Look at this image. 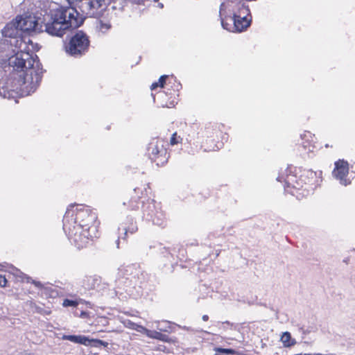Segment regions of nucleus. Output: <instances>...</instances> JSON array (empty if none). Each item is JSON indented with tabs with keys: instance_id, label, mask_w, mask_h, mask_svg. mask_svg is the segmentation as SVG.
I'll return each instance as SVG.
<instances>
[{
	"instance_id": "obj_28",
	"label": "nucleus",
	"mask_w": 355,
	"mask_h": 355,
	"mask_svg": "<svg viewBox=\"0 0 355 355\" xmlns=\"http://www.w3.org/2000/svg\"><path fill=\"white\" fill-rule=\"evenodd\" d=\"M157 87H159V85L158 84V83H154L152 84L150 89H151V90H153L155 88H157Z\"/></svg>"
},
{
	"instance_id": "obj_31",
	"label": "nucleus",
	"mask_w": 355,
	"mask_h": 355,
	"mask_svg": "<svg viewBox=\"0 0 355 355\" xmlns=\"http://www.w3.org/2000/svg\"><path fill=\"white\" fill-rule=\"evenodd\" d=\"M224 6V4L222 3L220 5V17L222 16V9H223V7Z\"/></svg>"
},
{
	"instance_id": "obj_38",
	"label": "nucleus",
	"mask_w": 355,
	"mask_h": 355,
	"mask_svg": "<svg viewBox=\"0 0 355 355\" xmlns=\"http://www.w3.org/2000/svg\"><path fill=\"white\" fill-rule=\"evenodd\" d=\"M304 355H313V354H304Z\"/></svg>"
},
{
	"instance_id": "obj_11",
	"label": "nucleus",
	"mask_w": 355,
	"mask_h": 355,
	"mask_svg": "<svg viewBox=\"0 0 355 355\" xmlns=\"http://www.w3.org/2000/svg\"><path fill=\"white\" fill-rule=\"evenodd\" d=\"M63 340H69L74 343H78L88 346L89 345V338L82 335H63L62 337Z\"/></svg>"
},
{
	"instance_id": "obj_34",
	"label": "nucleus",
	"mask_w": 355,
	"mask_h": 355,
	"mask_svg": "<svg viewBox=\"0 0 355 355\" xmlns=\"http://www.w3.org/2000/svg\"><path fill=\"white\" fill-rule=\"evenodd\" d=\"M116 245H117V248H119V239H118L116 241Z\"/></svg>"
},
{
	"instance_id": "obj_33",
	"label": "nucleus",
	"mask_w": 355,
	"mask_h": 355,
	"mask_svg": "<svg viewBox=\"0 0 355 355\" xmlns=\"http://www.w3.org/2000/svg\"><path fill=\"white\" fill-rule=\"evenodd\" d=\"M313 355H335V354H314Z\"/></svg>"
},
{
	"instance_id": "obj_4",
	"label": "nucleus",
	"mask_w": 355,
	"mask_h": 355,
	"mask_svg": "<svg viewBox=\"0 0 355 355\" xmlns=\"http://www.w3.org/2000/svg\"><path fill=\"white\" fill-rule=\"evenodd\" d=\"M97 215L90 209L83 207L77 209L74 218L73 227L78 230H85L92 232V234H97Z\"/></svg>"
},
{
	"instance_id": "obj_21",
	"label": "nucleus",
	"mask_w": 355,
	"mask_h": 355,
	"mask_svg": "<svg viewBox=\"0 0 355 355\" xmlns=\"http://www.w3.org/2000/svg\"><path fill=\"white\" fill-rule=\"evenodd\" d=\"M216 352L221 354H234L235 350L232 349H227V348H222V347H218L216 349Z\"/></svg>"
},
{
	"instance_id": "obj_17",
	"label": "nucleus",
	"mask_w": 355,
	"mask_h": 355,
	"mask_svg": "<svg viewBox=\"0 0 355 355\" xmlns=\"http://www.w3.org/2000/svg\"><path fill=\"white\" fill-rule=\"evenodd\" d=\"M111 28V24L109 22H104L102 20H98L97 21L96 28L105 33Z\"/></svg>"
},
{
	"instance_id": "obj_15",
	"label": "nucleus",
	"mask_w": 355,
	"mask_h": 355,
	"mask_svg": "<svg viewBox=\"0 0 355 355\" xmlns=\"http://www.w3.org/2000/svg\"><path fill=\"white\" fill-rule=\"evenodd\" d=\"M130 223L129 224V225L128 227H119V230H122L123 231V234H124V236L123 237H121V239L125 240L126 239V236L128 233L132 234L134 233H135L138 228H137V225L136 224V223H134L132 221V219L131 218L130 219Z\"/></svg>"
},
{
	"instance_id": "obj_20",
	"label": "nucleus",
	"mask_w": 355,
	"mask_h": 355,
	"mask_svg": "<svg viewBox=\"0 0 355 355\" xmlns=\"http://www.w3.org/2000/svg\"><path fill=\"white\" fill-rule=\"evenodd\" d=\"M78 302L77 301L69 300V299H65L62 303V305L64 307H68V306L76 307L78 306Z\"/></svg>"
},
{
	"instance_id": "obj_19",
	"label": "nucleus",
	"mask_w": 355,
	"mask_h": 355,
	"mask_svg": "<svg viewBox=\"0 0 355 355\" xmlns=\"http://www.w3.org/2000/svg\"><path fill=\"white\" fill-rule=\"evenodd\" d=\"M128 325H129V327L131 328L132 329H134V330L137 331V332H139V333H141L144 334H146V332L148 329L146 327H144L141 325L137 324L131 321H128Z\"/></svg>"
},
{
	"instance_id": "obj_6",
	"label": "nucleus",
	"mask_w": 355,
	"mask_h": 355,
	"mask_svg": "<svg viewBox=\"0 0 355 355\" xmlns=\"http://www.w3.org/2000/svg\"><path fill=\"white\" fill-rule=\"evenodd\" d=\"M249 12L248 8L244 4H238L236 8L233 10L232 17H230L229 19L233 23L232 28L236 32H242L250 25L251 19L247 18Z\"/></svg>"
},
{
	"instance_id": "obj_22",
	"label": "nucleus",
	"mask_w": 355,
	"mask_h": 355,
	"mask_svg": "<svg viewBox=\"0 0 355 355\" xmlns=\"http://www.w3.org/2000/svg\"><path fill=\"white\" fill-rule=\"evenodd\" d=\"M221 25H222V26H223V28L224 29H226V30H227V31H235L232 28L233 25H232V24H229V23L226 22V21H225V19H223V18H221Z\"/></svg>"
},
{
	"instance_id": "obj_35",
	"label": "nucleus",
	"mask_w": 355,
	"mask_h": 355,
	"mask_svg": "<svg viewBox=\"0 0 355 355\" xmlns=\"http://www.w3.org/2000/svg\"><path fill=\"white\" fill-rule=\"evenodd\" d=\"M163 6H163V4H162V3H159V8H163Z\"/></svg>"
},
{
	"instance_id": "obj_39",
	"label": "nucleus",
	"mask_w": 355,
	"mask_h": 355,
	"mask_svg": "<svg viewBox=\"0 0 355 355\" xmlns=\"http://www.w3.org/2000/svg\"><path fill=\"white\" fill-rule=\"evenodd\" d=\"M154 1H158L159 0H153Z\"/></svg>"
},
{
	"instance_id": "obj_25",
	"label": "nucleus",
	"mask_w": 355,
	"mask_h": 355,
	"mask_svg": "<svg viewBox=\"0 0 355 355\" xmlns=\"http://www.w3.org/2000/svg\"><path fill=\"white\" fill-rule=\"evenodd\" d=\"M170 142H171V145H175V144H177L178 143V141L176 139V133H173L172 135V137H171Z\"/></svg>"
},
{
	"instance_id": "obj_12",
	"label": "nucleus",
	"mask_w": 355,
	"mask_h": 355,
	"mask_svg": "<svg viewBox=\"0 0 355 355\" xmlns=\"http://www.w3.org/2000/svg\"><path fill=\"white\" fill-rule=\"evenodd\" d=\"M124 0H112L111 2L103 6V11H110L112 10L114 15H117L118 12H122L124 7Z\"/></svg>"
},
{
	"instance_id": "obj_36",
	"label": "nucleus",
	"mask_w": 355,
	"mask_h": 355,
	"mask_svg": "<svg viewBox=\"0 0 355 355\" xmlns=\"http://www.w3.org/2000/svg\"><path fill=\"white\" fill-rule=\"evenodd\" d=\"M183 329H187V330H189V327H183Z\"/></svg>"
},
{
	"instance_id": "obj_8",
	"label": "nucleus",
	"mask_w": 355,
	"mask_h": 355,
	"mask_svg": "<svg viewBox=\"0 0 355 355\" xmlns=\"http://www.w3.org/2000/svg\"><path fill=\"white\" fill-rule=\"evenodd\" d=\"M144 216L146 219L152 221L157 226H162L164 223V214L162 211L155 210L154 201L148 202L143 205Z\"/></svg>"
},
{
	"instance_id": "obj_14",
	"label": "nucleus",
	"mask_w": 355,
	"mask_h": 355,
	"mask_svg": "<svg viewBox=\"0 0 355 355\" xmlns=\"http://www.w3.org/2000/svg\"><path fill=\"white\" fill-rule=\"evenodd\" d=\"M280 340L285 347H291L296 343L295 340L292 338L291 335L288 331L284 332Z\"/></svg>"
},
{
	"instance_id": "obj_9",
	"label": "nucleus",
	"mask_w": 355,
	"mask_h": 355,
	"mask_svg": "<svg viewBox=\"0 0 355 355\" xmlns=\"http://www.w3.org/2000/svg\"><path fill=\"white\" fill-rule=\"evenodd\" d=\"M349 164L344 159H339L335 162V169L333 171V175L340 180V184L347 185L349 182H347L345 178L348 174Z\"/></svg>"
},
{
	"instance_id": "obj_18",
	"label": "nucleus",
	"mask_w": 355,
	"mask_h": 355,
	"mask_svg": "<svg viewBox=\"0 0 355 355\" xmlns=\"http://www.w3.org/2000/svg\"><path fill=\"white\" fill-rule=\"evenodd\" d=\"M88 346L94 347L103 346L104 347H107L108 346V343L99 339H89V345H88Z\"/></svg>"
},
{
	"instance_id": "obj_32",
	"label": "nucleus",
	"mask_w": 355,
	"mask_h": 355,
	"mask_svg": "<svg viewBox=\"0 0 355 355\" xmlns=\"http://www.w3.org/2000/svg\"><path fill=\"white\" fill-rule=\"evenodd\" d=\"M20 355H35V354H31V353L23 352V353H20Z\"/></svg>"
},
{
	"instance_id": "obj_26",
	"label": "nucleus",
	"mask_w": 355,
	"mask_h": 355,
	"mask_svg": "<svg viewBox=\"0 0 355 355\" xmlns=\"http://www.w3.org/2000/svg\"><path fill=\"white\" fill-rule=\"evenodd\" d=\"M130 1L132 3H135V4H138V5L144 4L145 3V0H130Z\"/></svg>"
},
{
	"instance_id": "obj_24",
	"label": "nucleus",
	"mask_w": 355,
	"mask_h": 355,
	"mask_svg": "<svg viewBox=\"0 0 355 355\" xmlns=\"http://www.w3.org/2000/svg\"><path fill=\"white\" fill-rule=\"evenodd\" d=\"M7 279L4 276L0 275V286L5 287L6 286Z\"/></svg>"
},
{
	"instance_id": "obj_2",
	"label": "nucleus",
	"mask_w": 355,
	"mask_h": 355,
	"mask_svg": "<svg viewBox=\"0 0 355 355\" xmlns=\"http://www.w3.org/2000/svg\"><path fill=\"white\" fill-rule=\"evenodd\" d=\"M8 64L14 71L10 74L6 85L0 88V95L9 98L10 92H15L22 96L34 92L43 73L37 56L34 57L26 51H17L9 58Z\"/></svg>"
},
{
	"instance_id": "obj_29",
	"label": "nucleus",
	"mask_w": 355,
	"mask_h": 355,
	"mask_svg": "<svg viewBox=\"0 0 355 355\" xmlns=\"http://www.w3.org/2000/svg\"><path fill=\"white\" fill-rule=\"evenodd\" d=\"M88 315V313L86 311H81L80 317L81 318H86Z\"/></svg>"
},
{
	"instance_id": "obj_7",
	"label": "nucleus",
	"mask_w": 355,
	"mask_h": 355,
	"mask_svg": "<svg viewBox=\"0 0 355 355\" xmlns=\"http://www.w3.org/2000/svg\"><path fill=\"white\" fill-rule=\"evenodd\" d=\"M15 21L17 28H19L20 31L24 33L40 32L42 28V26L35 16H18Z\"/></svg>"
},
{
	"instance_id": "obj_37",
	"label": "nucleus",
	"mask_w": 355,
	"mask_h": 355,
	"mask_svg": "<svg viewBox=\"0 0 355 355\" xmlns=\"http://www.w3.org/2000/svg\"><path fill=\"white\" fill-rule=\"evenodd\" d=\"M31 280V277H27V282H29Z\"/></svg>"
},
{
	"instance_id": "obj_1",
	"label": "nucleus",
	"mask_w": 355,
	"mask_h": 355,
	"mask_svg": "<svg viewBox=\"0 0 355 355\" xmlns=\"http://www.w3.org/2000/svg\"><path fill=\"white\" fill-rule=\"evenodd\" d=\"M112 0H67L69 7H60L50 12L44 24L45 31L51 35L62 37L65 31L83 25L87 17L99 18L103 6Z\"/></svg>"
},
{
	"instance_id": "obj_5",
	"label": "nucleus",
	"mask_w": 355,
	"mask_h": 355,
	"mask_svg": "<svg viewBox=\"0 0 355 355\" xmlns=\"http://www.w3.org/2000/svg\"><path fill=\"white\" fill-rule=\"evenodd\" d=\"M89 44L87 35L83 31H78L66 46V52L75 58L80 57L88 51Z\"/></svg>"
},
{
	"instance_id": "obj_3",
	"label": "nucleus",
	"mask_w": 355,
	"mask_h": 355,
	"mask_svg": "<svg viewBox=\"0 0 355 355\" xmlns=\"http://www.w3.org/2000/svg\"><path fill=\"white\" fill-rule=\"evenodd\" d=\"M70 213V210L67 209L64 216L63 230L66 233L68 232L69 235L78 248H83L87 246L93 237H97V234H92V232L85 230H78V227H73V229H71V224L69 219Z\"/></svg>"
},
{
	"instance_id": "obj_13",
	"label": "nucleus",
	"mask_w": 355,
	"mask_h": 355,
	"mask_svg": "<svg viewBox=\"0 0 355 355\" xmlns=\"http://www.w3.org/2000/svg\"><path fill=\"white\" fill-rule=\"evenodd\" d=\"M19 29L17 28L15 26V21L11 24H7L2 30V34L6 37H17L19 33Z\"/></svg>"
},
{
	"instance_id": "obj_27",
	"label": "nucleus",
	"mask_w": 355,
	"mask_h": 355,
	"mask_svg": "<svg viewBox=\"0 0 355 355\" xmlns=\"http://www.w3.org/2000/svg\"><path fill=\"white\" fill-rule=\"evenodd\" d=\"M36 287L41 288L42 287V284L40 282H37L35 280H32L31 282Z\"/></svg>"
},
{
	"instance_id": "obj_10",
	"label": "nucleus",
	"mask_w": 355,
	"mask_h": 355,
	"mask_svg": "<svg viewBox=\"0 0 355 355\" xmlns=\"http://www.w3.org/2000/svg\"><path fill=\"white\" fill-rule=\"evenodd\" d=\"M147 153L152 161H155L157 157L166 154V149L157 141H152L147 148Z\"/></svg>"
},
{
	"instance_id": "obj_23",
	"label": "nucleus",
	"mask_w": 355,
	"mask_h": 355,
	"mask_svg": "<svg viewBox=\"0 0 355 355\" xmlns=\"http://www.w3.org/2000/svg\"><path fill=\"white\" fill-rule=\"evenodd\" d=\"M168 78V76L167 75H162L159 77V80H158V84L159 85V87H164V85L166 83V78Z\"/></svg>"
},
{
	"instance_id": "obj_30",
	"label": "nucleus",
	"mask_w": 355,
	"mask_h": 355,
	"mask_svg": "<svg viewBox=\"0 0 355 355\" xmlns=\"http://www.w3.org/2000/svg\"><path fill=\"white\" fill-rule=\"evenodd\" d=\"M202 320L207 321L209 319V316L207 315H203L202 317Z\"/></svg>"
},
{
	"instance_id": "obj_16",
	"label": "nucleus",
	"mask_w": 355,
	"mask_h": 355,
	"mask_svg": "<svg viewBox=\"0 0 355 355\" xmlns=\"http://www.w3.org/2000/svg\"><path fill=\"white\" fill-rule=\"evenodd\" d=\"M148 337L150 338H155L162 341H166V338L167 337L166 335L163 334L162 333H159L156 331H150L149 329H147L146 334Z\"/></svg>"
}]
</instances>
